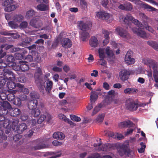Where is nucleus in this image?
Returning a JSON list of instances; mask_svg holds the SVG:
<instances>
[{
  "instance_id": "nucleus-36",
  "label": "nucleus",
  "mask_w": 158,
  "mask_h": 158,
  "mask_svg": "<svg viewBox=\"0 0 158 158\" xmlns=\"http://www.w3.org/2000/svg\"><path fill=\"white\" fill-rule=\"evenodd\" d=\"M8 25L9 27L12 29H16L19 26V24L15 22L13 20L8 22Z\"/></svg>"
},
{
  "instance_id": "nucleus-17",
  "label": "nucleus",
  "mask_w": 158,
  "mask_h": 158,
  "mask_svg": "<svg viewBox=\"0 0 158 158\" xmlns=\"http://www.w3.org/2000/svg\"><path fill=\"white\" fill-rule=\"evenodd\" d=\"M105 53L109 58L113 59L114 58L113 51L109 46L107 47L105 49Z\"/></svg>"
},
{
  "instance_id": "nucleus-59",
  "label": "nucleus",
  "mask_w": 158,
  "mask_h": 158,
  "mask_svg": "<svg viewBox=\"0 0 158 158\" xmlns=\"http://www.w3.org/2000/svg\"><path fill=\"white\" fill-rule=\"evenodd\" d=\"M10 67H12L13 69L15 71H19L21 70L20 66L19 64L18 65H14V64L12 66H10Z\"/></svg>"
},
{
  "instance_id": "nucleus-19",
  "label": "nucleus",
  "mask_w": 158,
  "mask_h": 158,
  "mask_svg": "<svg viewBox=\"0 0 158 158\" xmlns=\"http://www.w3.org/2000/svg\"><path fill=\"white\" fill-rule=\"evenodd\" d=\"M37 104L38 101L37 100L33 99L28 102V107L31 110L35 109L37 107Z\"/></svg>"
},
{
  "instance_id": "nucleus-48",
  "label": "nucleus",
  "mask_w": 158,
  "mask_h": 158,
  "mask_svg": "<svg viewBox=\"0 0 158 158\" xmlns=\"http://www.w3.org/2000/svg\"><path fill=\"white\" fill-rule=\"evenodd\" d=\"M80 3L81 7L84 9L87 8V3L84 0H80Z\"/></svg>"
},
{
  "instance_id": "nucleus-23",
  "label": "nucleus",
  "mask_w": 158,
  "mask_h": 158,
  "mask_svg": "<svg viewBox=\"0 0 158 158\" xmlns=\"http://www.w3.org/2000/svg\"><path fill=\"white\" fill-rule=\"evenodd\" d=\"M53 83L49 79L47 80L46 85L44 87L45 89L48 94H49L52 87Z\"/></svg>"
},
{
  "instance_id": "nucleus-37",
  "label": "nucleus",
  "mask_w": 158,
  "mask_h": 158,
  "mask_svg": "<svg viewBox=\"0 0 158 158\" xmlns=\"http://www.w3.org/2000/svg\"><path fill=\"white\" fill-rule=\"evenodd\" d=\"M102 105L101 104H99L97 105L94 109L92 113V116L94 115L99 111L101 108L102 107Z\"/></svg>"
},
{
  "instance_id": "nucleus-34",
  "label": "nucleus",
  "mask_w": 158,
  "mask_h": 158,
  "mask_svg": "<svg viewBox=\"0 0 158 158\" xmlns=\"http://www.w3.org/2000/svg\"><path fill=\"white\" fill-rule=\"evenodd\" d=\"M14 3L13 0H3L2 2V5L5 7H7L10 5Z\"/></svg>"
},
{
  "instance_id": "nucleus-55",
  "label": "nucleus",
  "mask_w": 158,
  "mask_h": 158,
  "mask_svg": "<svg viewBox=\"0 0 158 158\" xmlns=\"http://www.w3.org/2000/svg\"><path fill=\"white\" fill-rule=\"evenodd\" d=\"M31 97L33 99L38 98H39V95L35 92H32L30 93Z\"/></svg>"
},
{
  "instance_id": "nucleus-6",
  "label": "nucleus",
  "mask_w": 158,
  "mask_h": 158,
  "mask_svg": "<svg viewBox=\"0 0 158 158\" xmlns=\"http://www.w3.org/2000/svg\"><path fill=\"white\" fill-rule=\"evenodd\" d=\"M98 53L100 59L99 60L100 64L104 67H106V62L104 60L105 57V54L104 49L102 48H100L98 50Z\"/></svg>"
},
{
  "instance_id": "nucleus-62",
  "label": "nucleus",
  "mask_w": 158,
  "mask_h": 158,
  "mask_svg": "<svg viewBox=\"0 0 158 158\" xmlns=\"http://www.w3.org/2000/svg\"><path fill=\"white\" fill-rule=\"evenodd\" d=\"M15 104L16 105L20 106L21 104V100L19 98H16L15 100Z\"/></svg>"
},
{
  "instance_id": "nucleus-1",
  "label": "nucleus",
  "mask_w": 158,
  "mask_h": 158,
  "mask_svg": "<svg viewBox=\"0 0 158 158\" xmlns=\"http://www.w3.org/2000/svg\"><path fill=\"white\" fill-rule=\"evenodd\" d=\"M120 21L123 22L127 24L130 28L131 27L130 24H129V21H131L136 25L137 27H134L131 28L132 31L134 33L141 37L144 38L146 37V33L142 30L144 28L154 34L155 33L154 29L151 27L149 26L147 23L143 25L138 20L135 19L130 14L127 15L125 17L121 16L120 17Z\"/></svg>"
},
{
  "instance_id": "nucleus-27",
  "label": "nucleus",
  "mask_w": 158,
  "mask_h": 158,
  "mask_svg": "<svg viewBox=\"0 0 158 158\" xmlns=\"http://www.w3.org/2000/svg\"><path fill=\"white\" fill-rule=\"evenodd\" d=\"M133 123L132 122L129 120H127L120 123L119 124V127L122 128L126 126L131 127L132 126Z\"/></svg>"
},
{
  "instance_id": "nucleus-11",
  "label": "nucleus",
  "mask_w": 158,
  "mask_h": 158,
  "mask_svg": "<svg viewBox=\"0 0 158 158\" xmlns=\"http://www.w3.org/2000/svg\"><path fill=\"white\" fill-rule=\"evenodd\" d=\"M61 44L62 46L66 48H70L72 45V41L68 38L62 39L61 41Z\"/></svg>"
},
{
  "instance_id": "nucleus-29",
  "label": "nucleus",
  "mask_w": 158,
  "mask_h": 158,
  "mask_svg": "<svg viewBox=\"0 0 158 158\" xmlns=\"http://www.w3.org/2000/svg\"><path fill=\"white\" fill-rule=\"evenodd\" d=\"M17 7H18L15 5L10 4L7 7H5L4 10L7 12H11L15 10Z\"/></svg>"
},
{
  "instance_id": "nucleus-13",
  "label": "nucleus",
  "mask_w": 158,
  "mask_h": 158,
  "mask_svg": "<svg viewBox=\"0 0 158 158\" xmlns=\"http://www.w3.org/2000/svg\"><path fill=\"white\" fill-rule=\"evenodd\" d=\"M30 24L31 26L35 28H39L42 25L41 21L38 19H32Z\"/></svg>"
},
{
  "instance_id": "nucleus-43",
  "label": "nucleus",
  "mask_w": 158,
  "mask_h": 158,
  "mask_svg": "<svg viewBox=\"0 0 158 158\" xmlns=\"http://www.w3.org/2000/svg\"><path fill=\"white\" fill-rule=\"evenodd\" d=\"M102 19L108 20L111 16V15L105 11H103Z\"/></svg>"
},
{
  "instance_id": "nucleus-2",
  "label": "nucleus",
  "mask_w": 158,
  "mask_h": 158,
  "mask_svg": "<svg viewBox=\"0 0 158 158\" xmlns=\"http://www.w3.org/2000/svg\"><path fill=\"white\" fill-rule=\"evenodd\" d=\"M4 72L3 74L4 78H0V88L2 87L5 84L6 81H8L7 82V85L10 90L12 89L15 87L18 88L17 83L15 84L14 81L16 79V77L13 73L11 71H10L6 69L4 70Z\"/></svg>"
},
{
  "instance_id": "nucleus-40",
  "label": "nucleus",
  "mask_w": 158,
  "mask_h": 158,
  "mask_svg": "<svg viewBox=\"0 0 158 158\" xmlns=\"http://www.w3.org/2000/svg\"><path fill=\"white\" fill-rule=\"evenodd\" d=\"M39 82H38V80L36 81V82L40 90H43L44 89V82L41 81L40 80H39Z\"/></svg>"
},
{
  "instance_id": "nucleus-20",
  "label": "nucleus",
  "mask_w": 158,
  "mask_h": 158,
  "mask_svg": "<svg viewBox=\"0 0 158 158\" xmlns=\"http://www.w3.org/2000/svg\"><path fill=\"white\" fill-rule=\"evenodd\" d=\"M23 16L21 14L15 15L12 18L13 20L19 24L23 20Z\"/></svg>"
},
{
  "instance_id": "nucleus-33",
  "label": "nucleus",
  "mask_w": 158,
  "mask_h": 158,
  "mask_svg": "<svg viewBox=\"0 0 158 158\" xmlns=\"http://www.w3.org/2000/svg\"><path fill=\"white\" fill-rule=\"evenodd\" d=\"M36 8L38 10L45 11L48 9V6L47 5L40 4L37 6Z\"/></svg>"
},
{
  "instance_id": "nucleus-4",
  "label": "nucleus",
  "mask_w": 158,
  "mask_h": 158,
  "mask_svg": "<svg viewBox=\"0 0 158 158\" xmlns=\"http://www.w3.org/2000/svg\"><path fill=\"white\" fill-rule=\"evenodd\" d=\"M143 62L148 65L149 68H152L153 70V77L155 81L158 82V64L154 60L148 58H144Z\"/></svg>"
},
{
  "instance_id": "nucleus-22",
  "label": "nucleus",
  "mask_w": 158,
  "mask_h": 158,
  "mask_svg": "<svg viewBox=\"0 0 158 158\" xmlns=\"http://www.w3.org/2000/svg\"><path fill=\"white\" fill-rule=\"evenodd\" d=\"M19 64L20 66L21 70L23 71L27 70L29 69L27 62L26 61H19Z\"/></svg>"
},
{
  "instance_id": "nucleus-60",
  "label": "nucleus",
  "mask_w": 158,
  "mask_h": 158,
  "mask_svg": "<svg viewBox=\"0 0 158 158\" xmlns=\"http://www.w3.org/2000/svg\"><path fill=\"white\" fill-rule=\"evenodd\" d=\"M26 78L24 76L20 77L18 78V81L21 83H24L26 81Z\"/></svg>"
},
{
  "instance_id": "nucleus-53",
  "label": "nucleus",
  "mask_w": 158,
  "mask_h": 158,
  "mask_svg": "<svg viewBox=\"0 0 158 158\" xmlns=\"http://www.w3.org/2000/svg\"><path fill=\"white\" fill-rule=\"evenodd\" d=\"M144 6L145 8L148 9L150 11H155L156 10V9L147 4H144Z\"/></svg>"
},
{
  "instance_id": "nucleus-25",
  "label": "nucleus",
  "mask_w": 158,
  "mask_h": 158,
  "mask_svg": "<svg viewBox=\"0 0 158 158\" xmlns=\"http://www.w3.org/2000/svg\"><path fill=\"white\" fill-rule=\"evenodd\" d=\"M103 33L104 35L105 39L103 41L104 45H106L107 44L109 41V33L106 31H104L103 32Z\"/></svg>"
},
{
  "instance_id": "nucleus-44",
  "label": "nucleus",
  "mask_w": 158,
  "mask_h": 158,
  "mask_svg": "<svg viewBox=\"0 0 158 158\" xmlns=\"http://www.w3.org/2000/svg\"><path fill=\"white\" fill-rule=\"evenodd\" d=\"M107 94L108 97L112 98L117 96L118 93L114 90H111L108 92Z\"/></svg>"
},
{
  "instance_id": "nucleus-52",
  "label": "nucleus",
  "mask_w": 158,
  "mask_h": 158,
  "mask_svg": "<svg viewBox=\"0 0 158 158\" xmlns=\"http://www.w3.org/2000/svg\"><path fill=\"white\" fill-rule=\"evenodd\" d=\"M45 119H46V116L44 114L41 115L38 120V123L41 124Z\"/></svg>"
},
{
  "instance_id": "nucleus-5",
  "label": "nucleus",
  "mask_w": 158,
  "mask_h": 158,
  "mask_svg": "<svg viewBox=\"0 0 158 158\" xmlns=\"http://www.w3.org/2000/svg\"><path fill=\"white\" fill-rule=\"evenodd\" d=\"M126 107L130 110L133 111L136 110L139 107V105L135 102L132 99H128L127 100L126 103Z\"/></svg>"
},
{
  "instance_id": "nucleus-16",
  "label": "nucleus",
  "mask_w": 158,
  "mask_h": 158,
  "mask_svg": "<svg viewBox=\"0 0 158 158\" xmlns=\"http://www.w3.org/2000/svg\"><path fill=\"white\" fill-rule=\"evenodd\" d=\"M18 123L17 121L13 122L12 123V125L10 124L9 121V120H6L3 123V124L4 127L5 128H9L10 127L12 128V129H15L16 126Z\"/></svg>"
},
{
  "instance_id": "nucleus-63",
  "label": "nucleus",
  "mask_w": 158,
  "mask_h": 158,
  "mask_svg": "<svg viewBox=\"0 0 158 158\" xmlns=\"http://www.w3.org/2000/svg\"><path fill=\"white\" fill-rule=\"evenodd\" d=\"M63 69L64 72L66 73H68L70 70V68L67 65H64L63 66Z\"/></svg>"
},
{
  "instance_id": "nucleus-24",
  "label": "nucleus",
  "mask_w": 158,
  "mask_h": 158,
  "mask_svg": "<svg viewBox=\"0 0 158 158\" xmlns=\"http://www.w3.org/2000/svg\"><path fill=\"white\" fill-rule=\"evenodd\" d=\"M111 155L100 156L98 153H94L89 156L87 158H112Z\"/></svg>"
},
{
  "instance_id": "nucleus-30",
  "label": "nucleus",
  "mask_w": 158,
  "mask_h": 158,
  "mask_svg": "<svg viewBox=\"0 0 158 158\" xmlns=\"http://www.w3.org/2000/svg\"><path fill=\"white\" fill-rule=\"evenodd\" d=\"M138 90L136 89L128 88L124 90V93L125 94H134Z\"/></svg>"
},
{
  "instance_id": "nucleus-42",
  "label": "nucleus",
  "mask_w": 158,
  "mask_h": 158,
  "mask_svg": "<svg viewBox=\"0 0 158 158\" xmlns=\"http://www.w3.org/2000/svg\"><path fill=\"white\" fill-rule=\"evenodd\" d=\"M35 12L34 11L32 10H30L27 11L26 13V17L27 18H29L35 15Z\"/></svg>"
},
{
  "instance_id": "nucleus-47",
  "label": "nucleus",
  "mask_w": 158,
  "mask_h": 158,
  "mask_svg": "<svg viewBox=\"0 0 158 158\" xmlns=\"http://www.w3.org/2000/svg\"><path fill=\"white\" fill-rule=\"evenodd\" d=\"M7 64H6V63L3 62L2 60H0V69H3V68H4V69H3V74L4 73V70L5 69H6L8 70L9 71H10L8 69H7V68H5V67L7 66Z\"/></svg>"
},
{
  "instance_id": "nucleus-64",
  "label": "nucleus",
  "mask_w": 158,
  "mask_h": 158,
  "mask_svg": "<svg viewBox=\"0 0 158 158\" xmlns=\"http://www.w3.org/2000/svg\"><path fill=\"white\" fill-rule=\"evenodd\" d=\"M53 71L56 72H61L62 71V69L57 66H54L52 68Z\"/></svg>"
},
{
  "instance_id": "nucleus-58",
  "label": "nucleus",
  "mask_w": 158,
  "mask_h": 158,
  "mask_svg": "<svg viewBox=\"0 0 158 158\" xmlns=\"http://www.w3.org/2000/svg\"><path fill=\"white\" fill-rule=\"evenodd\" d=\"M147 74L149 81L153 80V78L152 77V73L151 70H148L147 71Z\"/></svg>"
},
{
  "instance_id": "nucleus-50",
  "label": "nucleus",
  "mask_w": 158,
  "mask_h": 158,
  "mask_svg": "<svg viewBox=\"0 0 158 158\" xmlns=\"http://www.w3.org/2000/svg\"><path fill=\"white\" fill-rule=\"evenodd\" d=\"M20 50L21 52H23V53L24 54L27 53V51L24 50V49H20L19 48H13V51L15 52V51H18Z\"/></svg>"
},
{
  "instance_id": "nucleus-54",
  "label": "nucleus",
  "mask_w": 158,
  "mask_h": 158,
  "mask_svg": "<svg viewBox=\"0 0 158 158\" xmlns=\"http://www.w3.org/2000/svg\"><path fill=\"white\" fill-rule=\"evenodd\" d=\"M15 57L17 60H21L23 58L22 55L21 53L18 52L16 53L15 54Z\"/></svg>"
},
{
  "instance_id": "nucleus-38",
  "label": "nucleus",
  "mask_w": 158,
  "mask_h": 158,
  "mask_svg": "<svg viewBox=\"0 0 158 158\" xmlns=\"http://www.w3.org/2000/svg\"><path fill=\"white\" fill-rule=\"evenodd\" d=\"M31 110V115L34 117H38L40 113V110L36 108L33 110Z\"/></svg>"
},
{
  "instance_id": "nucleus-26",
  "label": "nucleus",
  "mask_w": 158,
  "mask_h": 158,
  "mask_svg": "<svg viewBox=\"0 0 158 158\" xmlns=\"http://www.w3.org/2000/svg\"><path fill=\"white\" fill-rule=\"evenodd\" d=\"M6 59L8 66L10 67V66H12L14 64V58L13 56L11 55L7 56H6Z\"/></svg>"
},
{
  "instance_id": "nucleus-61",
  "label": "nucleus",
  "mask_w": 158,
  "mask_h": 158,
  "mask_svg": "<svg viewBox=\"0 0 158 158\" xmlns=\"http://www.w3.org/2000/svg\"><path fill=\"white\" fill-rule=\"evenodd\" d=\"M27 23L26 21H23L19 25V27L21 28H26L27 26Z\"/></svg>"
},
{
  "instance_id": "nucleus-8",
  "label": "nucleus",
  "mask_w": 158,
  "mask_h": 158,
  "mask_svg": "<svg viewBox=\"0 0 158 158\" xmlns=\"http://www.w3.org/2000/svg\"><path fill=\"white\" fill-rule=\"evenodd\" d=\"M47 139H40L37 141V146L34 147L35 150H38L41 148H47L48 145L46 144Z\"/></svg>"
},
{
  "instance_id": "nucleus-56",
  "label": "nucleus",
  "mask_w": 158,
  "mask_h": 158,
  "mask_svg": "<svg viewBox=\"0 0 158 158\" xmlns=\"http://www.w3.org/2000/svg\"><path fill=\"white\" fill-rule=\"evenodd\" d=\"M134 129L132 128H129L127 129L126 132H124V135H127L131 134L134 131Z\"/></svg>"
},
{
  "instance_id": "nucleus-15",
  "label": "nucleus",
  "mask_w": 158,
  "mask_h": 158,
  "mask_svg": "<svg viewBox=\"0 0 158 158\" xmlns=\"http://www.w3.org/2000/svg\"><path fill=\"white\" fill-rule=\"evenodd\" d=\"M129 75L128 72L126 69L122 70L119 73V77L123 81H125L127 80Z\"/></svg>"
},
{
  "instance_id": "nucleus-14",
  "label": "nucleus",
  "mask_w": 158,
  "mask_h": 158,
  "mask_svg": "<svg viewBox=\"0 0 158 158\" xmlns=\"http://www.w3.org/2000/svg\"><path fill=\"white\" fill-rule=\"evenodd\" d=\"M1 104L5 112L3 113L4 114H6L9 111L10 112L12 110L11 105L7 101H4L2 103H1Z\"/></svg>"
},
{
  "instance_id": "nucleus-10",
  "label": "nucleus",
  "mask_w": 158,
  "mask_h": 158,
  "mask_svg": "<svg viewBox=\"0 0 158 158\" xmlns=\"http://www.w3.org/2000/svg\"><path fill=\"white\" fill-rule=\"evenodd\" d=\"M131 52H128L124 59L125 62L128 64H132L135 62V59L131 56Z\"/></svg>"
},
{
  "instance_id": "nucleus-39",
  "label": "nucleus",
  "mask_w": 158,
  "mask_h": 158,
  "mask_svg": "<svg viewBox=\"0 0 158 158\" xmlns=\"http://www.w3.org/2000/svg\"><path fill=\"white\" fill-rule=\"evenodd\" d=\"M105 114L103 113L99 114L97 117L96 120L97 122H102L104 119Z\"/></svg>"
},
{
  "instance_id": "nucleus-51",
  "label": "nucleus",
  "mask_w": 158,
  "mask_h": 158,
  "mask_svg": "<svg viewBox=\"0 0 158 158\" xmlns=\"http://www.w3.org/2000/svg\"><path fill=\"white\" fill-rule=\"evenodd\" d=\"M103 11L100 10L96 12V16L97 18L102 19Z\"/></svg>"
},
{
  "instance_id": "nucleus-41",
  "label": "nucleus",
  "mask_w": 158,
  "mask_h": 158,
  "mask_svg": "<svg viewBox=\"0 0 158 158\" xmlns=\"http://www.w3.org/2000/svg\"><path fill=\"white\" fill-rule=\"evenodd\" d=\"M11 114L13 116H16L20 114L21 111L18 108H15L13 110L12 109Z\"/></svg>"
},
{
  "instance_id": "nucleus-12",
  "label": "nucleus",
  "mask_w": 158,
  "mask_h": 158,
  "mask_svg": "<svg viewBox=\"0 0 158 158\" xmlns=\"http://www.w3.org/2000/svg\"><path fill=\"white\" fill-rule=\"evenodd\" d=\"M120 148H118V150L119 155L122 156L126 150L129 148V141H127L124 142L122 144L120 145Z\"/></svg>"
},
{
  "instance_id": "nucleus-9",
  "label": "nucleus",
  "mask_w": 158,
  "mask_h": 158,
  "mask_svg": "<svg viewBox=\"0 0 158 158\" xmlns=\"http://www.w3.org/2000/svg\"><path fill=\"white\" fill-rule=\"evenodd\" d=\"M94 146L96 148L100 147L98 149L96 148L97 150L107 152L110 150L111 145L110 144H105L101 145V143H99L98 144L95 143L94 144Z\"/></svg>"
},
{
  "instance_id": "nucleus-28",
  "label": "nucleus",
  "mask_w": 158,
  "mask_h": 158,
  "mask_svg": "<svg viewBox=\"0 0 158 158\" xmlns=\"http://www.w3.org/2000/svg\"><path fill=\"white\" fill-rule=\"evenodd\" d=\"M27 128L26 124L22 123L16 127V130L19 133H21L23 131L25 130Z\"/></svg>"
},
{
  "instance_id": "nucleus-21",
  "label": "nucleus",
  "mask_w": 158,
  "mask_h": 158,
  "mask_svg": "<svg viewBox=\"0 0 158 158\" xmlns=\"http://www.w3.org/2000/svg\"><path fill=\"white\" fill-rule=\"evenodd\" d=\"M53 137L54 139L62 140L64 138V135L62 132H57L54 133L53 135Z\"/></svg>"
},
{
  "instance_id": "nucleus-35",
  "label": "nucleus",
  "mask_w": 158,
  "mask_h": 158,
  "mask_svg": "<svg viewBox=\"0 0 158 158\" xmlns=\"http://www.w3.org/2000/svg\"><path fill=\"white\" fill-rule=\"evenodd\" d=\"M98 95L95 93L92 92L90 96V100L91 102H94L98 98Z\"/></svg>"
},
{
  "instance_id": "nucleus-7",
  "label": "nucleus",
  "mask_w": 158,
  "mask_h": 158,
  "mask_svg": "<svg viewBox=\"0 0 158 158\" xmlns=\"http://www.w3.org/2000/svg\"><path fill=\"white\" fill-rule=\"evenodd\" d=\"M114 32L115 34L119 35L125 39H128L130 38L129 34L122 27H118L115 29Z\"/></svg>"
},
{
  "instance_id": "nucleus-46",
  "label": "nucleus",
  "mask_w": 158,
  "mask_h": 158,
  "mask_svg": "<svg viewBox=\"0 0 158 158\" xmlns=\"http://www.w3.org/2000/svg\"><path fill=\"white\" fill-rule=\"evenodd\" d=\"M70 117L71 120L74 121L78 122L81 120L80 117L74 115H70Z\"/></svg>"
},
{
  "instance_id": "nucleus-45",
  "label": "nucleus",
  "mask_w": 158,
  "mask_h": 158,
  "mask_svg": "<svg viewBox=\"0 0 158 158\" xmlns=\"http://www.w3.org/2000/svg\"><path fill=\"white\" fill-rule=\"evenodd\" d=\"M140 145L141 146V148L138 149V152L140 153H143L144 152L146 146L143 142L140 143Z\"/></svg>"
},
{
  "instance_id": "nucleus-32",
  "label": "nucleus",
  "mask_w": 158,
  "mask_h": 158,
  "mask_svg": "<svg viewBox=\"0 0 158 158\" xmlns=\"http://www.w3.org/2000/svg\"><path fill=\"white\" fill-rule=\"evenodd\" d=\"M17 85L19 89V92L22 91L25 94H27L29 93L28 89L26 88L23 87V85L18 84Z\"/></svg>"
},
{
  "instance_id": "nucleus-18",
  "label": "nucleus",
  "mask_w": 158,
  "mask_h": 158,
  "mask_svg": "<svg viewBox=\"0 0 158 158\" xmlns=\"http://www.w3.org/2000/svg\"><path fill=\"white\" fill-rule=\"evenodd\" d=\"M89 43L91 47L95 48L98 46V41L95 37L93 36L91 37L90 39Z\"/></svg>"
},
{
  "instance_id": "nucleus-3",
  "label": "nucleus",
  "mask_w": 158,
  "mask_h": 158,
  "mask_svg": "<svg viewBox=\"0 0 158 158\" xmlns=\"http://www.w3.org/2000/svg\"><path fill=\"white\" fill-rule=\"evenodd\" d=\"M77 26L81 31L79 33L80 40L83 41H86L90 36L91 24L88 22L80 21L77 22Z\"/></svg>"
},
{
  "instance_id": "nucleus-49",
  "label": "nucleus",
  "mask_w": 158,
  "mask_h": 158,
  "mask_svg": "<svg viewBox=\"0 0 158 158\" xmlns=\"http://www.w3.org/2000/svg\"><path fill=\"white\" fill-rule=\"evenodd\" d=\"M145 72V70L141 67L139 68L135 71L136 74H140L144 73Z\"/></svg>"
},
{
  "instance_id": "nucleus-57",
  "label": "nucleus",
  "mask_w": 158,
  "mask_h": 158,
  "mask_svg": "<svg viewBox=\"0 0 158 158\" xmlns=\"http://www.w3.org/2000/svg\"><path fill=\"white\" fill-rule=\"evenodd\" d=\"M41 69L40 68H38L37 70V72L35 73V78H38L39 76L41 74Z\"/></svg>"
},
{
  "instance_id": "nucleus-31",
  "label": "nucleus",
  "mask_w": 158,
  "mask_h": 158,
  "mask_svg": "<svg viewBox=\"0 0 158 158\" xmlns=\"http://www.w3.org/2000/svg\"><path fill=\"white\" fill-rule=\"evenodd\" d=\"M1 34L4 35H11L12 37L16 39L19 38V35L16 33H13L12 32H8L6 31L2 32Z\"/></svg>"
}]
</instances>
